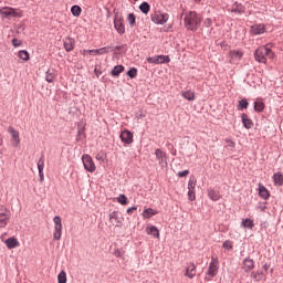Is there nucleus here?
I'll list each match as a JSON object with an SVG mask.
<instances>
[{"label":"nucleus","instance_id":"nucleus-1","mask_svg":"<svg viewBox=\"0 0 283 283\" xmlns=\"http://www.w3.org/2000/svg\"><path fill=\"white\" fill-rule=\"evenodd\" d=\"M185 28L190 30L191 32H196L198 28H200V23H202V18L196 13V11H190L186 13L184 19Z\"/></svg>","mask_w":283,"mask_h":283},{"label":"nucleus","instance_id":"nucleus-2","mask_svg":"<svg viewBox=\"0 0 283 283\" xmlns=\"http://www.w3.org/2000/svg\"><path fill=\"white\" fill-rule=\"evenodd\" d=\"M266 56H269L270 59H273V56H275L270 48L260 46L254 52V59L255 61H258V63H266Z\"/></svg>","mask_w":283,"mask_h":283},{"label":"nucleus","instance_id":"nucleus-3","mask_svg":"<svg viewBox=\"0 0 283 283\" xmlns=\"http://www.w3.org/2000/svg\"><path fill=\"white\" fill-rule=\"evenodd\" d=\"M12 212L6 206H0V229H6L10 223Z\"/></svg>","mask_w":283,"mask_h":283},{"label":"nucleus","instance_id":"nucleus-4","mask_svg":"<svg viewBox=\"0 0 283 283\" xmlns=\"http://www.w3.org/2000/svg\"><path fill=\"white\" fill-rule=\"evenodd\" d=\"M1 17H13V19L23 18V11L21 9H14L11 7H3L0 9Z\"/></svg>","mask_w":283,"mask_h":283},{"label":"nucleus","instance_id":"nucleus-5","mask_svg":"<svg viewBox=\"0 0 283 283\" xmlns=\"http://www.w3.org/2000/svg\"><path fill=\"white\" fill-rule=\"evenodd\" d=\"M150 19L153 23H156L157 25H165L167 21H169V14L168 13H163L160 11H155L151 15Z\"/></svg>","mask_w":283,"mask_h":283},{"label":"nucleus","instance_id":"nucleus-6","mask_svg":"<svg viewBox=\"0 0 283 283\" xmlns=\"http://www.w3.org/2000/svg\"><path fill=\"white\" fill-rule=\"evenodd\" d=\"M54 222V233L53 240H61V235H63V221L60 216L53 218Z\"/></svg>","mask_w":283,"mask_h":283},{"label":"nucleus","instance_id":"nucleus-7","mask_svg":"<svg viewBox=\"0 0 283 283\" xmlns=\"http://www.w3.org/2000/svg\"><path fill=\"white\" fill-rule=\"evenodd\" d=\"M82 163L86 171H90L91 174H94V171H96V164H94V159H92L90 155H83Z\"/></svg>","mask_w":283,"mask_h":283},{"label":"nucleus","instance_id":"nucleus-8","mask_svg":"<svg viewBox=\"0 0 283 283\" xmlns=\"http://www.w3.org/2000/svg\"><path fill=\"white\" fill-rule=\"evenodd\" d=\"M8 132L12 138V146L13 147H19L21 144V137H19V130L14 129V127L10 126L8 128Z\"/></svg>","mask_w":283,"mask_h":283},{"label":"nucleus","instance_id":"nucleus-9","mask_svg":"<svg viewBox=\"0 0 283 283\" xmlns=\"http://www.w3.org/2000/svg\"><path fill=\"white\" fill-rule=\"evenodd\" d=\"M242 269L244 273H251L255 269V261L251 259L250 256H247L243 260Z\"/></svg>","mask_w":283,"mask_h":283},{"label":"nucleus","instance_id":"nucleus-10","mask_svg":"<svg viewBox=\"0 0 283 283\" xmlns=\"http://www.w3.org/2000/svg\"><path fill=\"white\" fill-rule=\"evenodd\" d=\"M119 138L122 143H125V145H132V143H134V134L128 129L122 132Z\"/></svg>","mask_w":283,"mask_h":283},{"label":"nucleus","instance_id":"nucleus-11","mask_svg":"<svg viewBox=\"0 0 283 283\" xmlns=\"http://www.w3.org/2000/svg\"><path fill=\"white\" fill-rule=\"evenodd\" d=\"M247 11V8L244 7V4L240 3V2H234L229 9L228 12H233L234 14H244V12Z\"/></svg>","mask_w":283,"mask_h":283},{"label":"nucleus","instance_id":"nucleus-12","mask_svg":"<svg viewBox=\"0 0 283 283\" xmlns=\"http://www.w3.org/2000/svg\"><path fill=\"white\" fill-rule=\"evenodd\" d=\"M155 156H156L160 167H165V165H167V153L163 151V149L157 148L155 150Z\"/></svg>","mask_w":283,"mask_h":283},{"label":"nucleus","instance_id":"nucleus-13","mask_svg":"<svg viewBox=\"0 0 283 283\" xmlns=\"http://www.w3.org/2000/svg\"><path fill=\"white\" fill-rule=\"evenodd\" d=\"M109 222L113 227H123V221L118 217V212L113 211L109 213Z\"/></svg>","mask_w":283,"mask_h":283},{"label":"nucleus","instance_id":"nucleus-14","mask_svg":"<svg viewBox=\"0 0 283 283\" xmlns=\"http://www.w3.org/2000/svg\"><path fill=\"white\" fill-rule=\"evenodd\" d=\"M251 32L255 36L260 35V34H264V32H266V27H264V24H262V23L254 24L251 27Z\"/></svg>","mask_w":283,"mask_h":283},{"label":"nucleus","instance_id":"nucleus-15","mask_svg":"<svg viewBox=\"0 0 283 283\" xmlns=\"http://www.w3.org/2000/svg\"><path fill=\"white\" fill-rule=\"evenodd\" d=\"M114 28L118 32V34H125V24L123 23V19L115 18Z\"/></svg>","mask_w":283,"mask_h":283},{"label":"nucleus","instance_id":"nucleus-16","mask_svg":"<svg viewBox=\"0 0 283 283\" xmlns=\"http://www.w3.org/2000/svg\"><path fill=\"white\" fill-rule=\"evenodd\" d=\"M45 168V158L41 157L38 161V170L40 176V182H43L45 180V176L43 175V169Z\"/></svg>","mask_w":283,"mask_h":283},{"label":"nucleus","instance_id":"nucleus-17","mask_svg":"<svg viewBox=\"0 0 283 283\" xmlns=\"http://www.w3.org/2000/svg\"><path fill=\"white\" fill-rule=\"evenodd\" d=\"M259 196L260 198H263V200H269V198H271L269 189H266V187H264L262 184H259Z\"/></svg>","mask_w":283,"mask_h":283},{"label":"nucleus","instance_id":"nucleus-18","mask_svg":"<svg viewBox=\"0 0 283 283\" xmlns=\"http://www.w3.org/2000/svg\"><path fill=\"white\" fill-rule=\"evenodd\" d=\"M158 211L154 210V208H147L142 212V217L144 220H149V218H154V216H157Z\"/></svg>","mask_w":283,"mask_h":283},{"label":"nucleus","instance_id":"nucleus-19","mask_svg":"<svg viewBox=\"0 0 283 283\" xmlns=\"http://www.w3.org/2000/svg\"><path fill=\"white\" fill-rule=\"evenodd\" d=\"M241 120H242L243 127H245V129H251V127H253V120L251 118H249V115L243 113L241 115Z\"/></svg>","mask_w":283,"mask_h":283},{"label":"nucleus","instance_id":"nucleus-20","mask_svg":"<svg viewBox=\"0 0 283 283\" xmlns=\"http://www.w3.org/2000/svg\"><path fill=\"white\" fill-rule=\"evenodd\" d=\"M74 45H75L74 39L66 38L64 40V49L66 50V52H72V50H74Z\"/></svg>","mask_w":283,"mask_h":283},{"label":"nucleus","instance_id":"nucleus-21","mask_svg":"<svg viewBox=\"0 0 283 283\" xmlns=\"http://www.w3.org/2000/svg\"><path fill=\"white\" fill-rule=\"evenodd\" d=\"M123 72H125V66L116 65L111 71V74H112V76H120V74H123Z\"/></svg>","mask_w":283,"mask_h":283},{"label":"nucleus","instance_id":"nucleus-22","mask_svg":"<svg viewBox=\"0 0 283 283\" xmlns=\"http://www.w3.org/2000/svg\"><path fill=\"white\" fill-rule=\"evenodd\" d=\"M6 244L8 249H17V247H19V240L15 238H9L6 240Z\"/></svg>","mask_w":283,"mask_h":283},{"label":"nucleus","instance_id":"nucleus-23","mask_svg":"<svg viewBox=\"0 0 283 283\" xmlns=\"http://www.w3.org/2000/svg\"><path fill=\"white\" fill-rule=\"evenodd\" d=\"M273 180H274V185L276 187H282L283 186V176L282 172H276L273 175Z\"/></svg>","mask_w":283,"mask_h":283},{"label":"nucleus","instance_id":"nucleus-24","mask_svg":"<svg viewBox=\"0 0 283 283\" xmlns=\"http://www.w3.org/2000/svg\"><path fill=\"white\" fill-rule=\"evenodd\" d=\"M181 96L186 98V101H196V94L192 91H182Z\"/></svg>","mask_w":283,"mask_h":283},{"label":"nucleus","instance_id":"nucleus-25","mask_svg":"<svg viewBox=\"0 0 283 283\" xmlns=\"http://www.w3.org/2000/svg\"><path fill=\"white\" fill-rule=\"evenodd\" d=\"M148 235H153V238H160V231H158V228L156 226H153L147 229Z\"/></svg>","mask_w":283,"mask_h":283},{"label":"nucleus","instance_id":"nucleus-26","mask_svg":"<svg viewBox=\"0 0 283 283\" xmlns=\"http://www.w3.org/2000/svg\"><path fill=\"white\" fill-rule=\"evenodd\" d=\"M186 276L187 277H196V265L195 264H190L187 270H186Z\"/></svg>","mask_w":283,"mask_h":283},{"label":"nucleus","instance_id":"nucleus-27","mask_svg":"<svg viewBox=\"0 0 283 283\" xmlns=\"http://www.w3.org/2000/svg\"><path fill=\"white\" fill-rule=\"evenodd\" d=\"M241 227H243L244 229H253V227H255V223L251 219H244L241 222Z\"/></svg>","mask_w":283,"mask_h":283},{"label":"nucleus","instance_id":"nucleus-28","mask_svg":"<svg viewBox=\"0 0 283 283\" xmlns=\"http://www.w3.org/2000/svg\"><path fill=\"white\" fill-rule=\"evenodd\" d=\"M139 10L140 12H143L144 14H149V11L151 10V7L147 3V2H143L139 6Z\"/></svg>","mask_w":283,"mask_h":283},{"label":"nucleus","instance_id":"nucleus-29","mask_svg":"<svg viewBox=\"0 0 283 283\" xmlns=\"http://www.w3.org/2000/svg\"><path fill=\"white\" fill-rule=\"evenodd\" d=\"M231 59H234L235 61H240L243 56L242 51H230Z\"/></svg>","mask_w":283,"mask_h":283},{"label":"nucleus","instance_id":"nucleus-30","mask_svg":"<svg viewBox=\"0 0 283 283\" xmlns=\"http://www.w3.org/2000/svg\"><path fill=\"white\" fill-rule=\"evenodd\" d=\"M157 65L160 63H169L171 60L167 55H157L156 56Z\"/></svg>","mask_w":283,"mask_h":283},{"label":"nucleus","instance_id":"nucleus-31","mask_svg":"<svg viewBox=\"0 0 283 283\" xmlns=\"http://www.w3.org/2000/svg\"><path fill=\"white\" fill-rule=\"evenodd\" d=\"M57 283H67V274L65 271H61L57 275Z\"/></svg>","mask_w":283,"mask_h":283},{"label":"nucleus","instance_id":"nucleus-32","mask_svg":"<svg viewBox=\"0 0 283 283\" xmlns=\"http://www.w3.org/2000/svg\"><path fill=\"white\" fill-rule=\"evenodd\" d=\"M263 272L256 271L251 273V277L254 279V282H262Z\"/></svg>","mask_w":283,"mask_h":283},{"label":"nucleus","instance_id":"nucleus-33","mask_svg":"<svg viewBox=\"0 0 283 283\" xmlns=\"http://www.w3.org/2000/svg\"><path fill=\"white\" fill-rule=\"evenodd\" d=\"M19 59H21L22 61H30V53H28V51L22 50L18 53Z\"/></svg>","mask_w":283,"mask_h":283},{"label":"nucleus","instance_id":"nucleus-34","mask_svg":"<svg viewBox=\"0 0 283 283\" xmlns=\"http://www.w3.org/2000/svg\"><path fill=\"white\" fill-rule=\"evenodd\" d=\"M71 12L73 17H81V12H83V10L78 6H73L71 8Z\"/></svg>","mask_w":283,"mask_h":283},{"label":"nucleus","instance_id":"nucleus-35","mask_svg":"<svg viewBox=\"0 0 283 283\" xmlns=\"http://www.w3.org/2000/svg\"><path fill=\"white\" fill-rule=\"evenodd\" d=\"M254 112H258V113L264 112L263 102H254Z\"/></svg>","mask_w":283,"mask_h":283},{"label":"nucleus","instance_id":"nucleus-36","mask_svg":"<svg viewBox=\"0 0 283 283\" xmlns=\"http://www.w3.org/2000/svg\"><path fill=\"white\" fill-rule=\"evenodd\" d=\"M247 107H249V101H247V98L241 99L238 109H247Z\"/></svg>","mask_w":283,"mask_h":283},{"label":"nucleus","instance_id":"nucleus-37","mask_svg":"<svg viewBox=\"0 0 283 283\" xmlns=\"http://www.w3.org/2000/svg\"><path fill=\"white\" fill-rule=\"evenodd\" d=\"M127 21H128L129 25H132V27L136 25V15H134V13H129L127 15Z\"/></svg>","mask_w":283,"mask_h":283},{"label":"nucleus","instance_id":"nucleus-38","mask_svg":"<svg viewBox=\"0 0 283 283\" xmlns=\"http://www.w3.org/2000/svg\"><path fill=\"white\" fill-rule=\"evenodd\" d=\"M117 202L123 206H127V197L125 195H119L117 197Z\"/></svg>","mask_w":283,"mask_h":283},{"label":"nucleus","instance_id":"nucleus-39","mask_svg":"<svg viewBox=\"0 0 283 283\" xmlns=\"http://www.w3.org/2000/svg\"><path fill=\"white\" fill-rule=\"evenodd\" d=\"M213 269V260L209 264V272L206 275V280H212L213 279V272L211 271Z\"/></svg>","mask_w":283,"mask_h":283},{"label":"nucleus","instance_id":"nucleus-40","mask_svg":"<svg viewBox=\"0 0 283 283\" xmlns=\"http://www.w3.org/2000/svg\"><path fill=\"white\" fill-rule=\"evenodd\" d=\"M188 191H196V179H190L188 182Z\"/></svg>","mask_w":283,"mask_h":283},{"label":"nucleus","instance_id":"nucleus-41","mask_svg":"<svg viewBox=\"0 0 283 283\" xmlns=\"http://www.w3.org/2000/svg\"><path fill=\"white\" fill-rule=\"evenodd\" d=\"M138 74V71L136 69H132L127 72V76L130 78H136V75Z\"/></svg>","mask_w":283,"mask_h":283},{"label":"nucleus","instance_id":"nucleus-42","mask_svg":"<svg viewBox=\"0 0 283 283\" xmlns=\"http://www.w3.org/2000/svg\"><path fill=\"white\" fill-rule=\"evenodd\" d=\"M223 249H227L228 251H231V249H233V243L229 240L223 242Z\"/></svg>","mask_w":283,"mask_h":283},{"label":"nucleus","instance_id":"nucleus-43","mask_svg":"<svg viewBox=\"0 0 283 283\" xmlns=\"http://www.w3.org/2000/svg\"><path fill=\"white\" fill-rule=\"evenodd\" d=\"M188 198L193 202L196 200V190H188Z\"/></svg>","mask_w":283,"mask_h":283},{"label":"nucleus","instance_id":"nucleus-44","mask_svg":"<svg viewBox=\"0 0 283 283\" xmlns=\"http://www.w3.org/2000/svg\"><path fill=\"white\" fill-rule=\"evenodd\" d=\"M109 46H104L102 49H97V54H107L109 52Z\"/></svg>","mask_w":283,"mask_h":283},{"label":"nucleus","instance_id":"nucleus-45","mask_svg":"<svg viewBox=\"0 0 283 283\" xmlns=\"http://www.w3.org/2000/svg\"><path fill=\"white\" fill-rule=\"evenodd\" d=\"M226 143L228 145V147H231L233 149V147H235V142H233L232 139L230 138H227L226 139Z\"/></svg>","mask_w":283,"mask_h":283},{"label":"nucleus","instance_id":"nucleus-46","mask_svg":"<svg viewBox=\"0 0 283 283\" xmlns=\"http://www.w3.org/2000/svg\"><path fill=\"white\" fill-rule=\"evenodd\" d=\"M12 45H13L14 48H20V45H21V40H19V39H13V40H12Z\"/></svg>","mask_w":283,"mask_h":283},{"label":"nucleus","instance_id":"nucleus-47","mask_svg":"<svg viewBox=\"0 0 283 283\" xmlns=\"http://www.w3.org/2000/svg\"><path fill=\"white\" fill-rule=\"evenodd\" d=\"M178 176H179V178H185V177L189 176V170L180 171V172H178Z\"/></svg>","mask_w":283,"mask_h":283},{"label":"nucleus","instance_id":"nucleus-48","mask_svg":"<svg viewBox=\"0 0 283 283\" xmlns=\"http://www.w3.org/2000/svg\"><path fill=\"white\" fill-rule=\"evenodd\" d=\"M114 255H115V258H123V251H120V249H116L114 251Z\"/></svg>","mask_w":283,"mask_h":283},{"label":"nucleus","instance_id":"nucleus-49","mask_svg":"<svg viewBox=\"0 0 283 283\" xmlns=\"http://www.w3.org/2000/svg\"><path fill=\"white\" fill-rule=\"evenodd\" d=\"M216 273H218V262L214 259L213 260V275H216Z\"/></svg>","mask_w":283,"mask_h":283},{"label":"nucleus","instance_id":"nucleus-50","mask_svg":"<svg viewBox=\"0 0 283 283\" xmlns=\"http://www.w3.org/2000/svg\"><path fill=\"white\" fill-rule=\"evenodd\" d=\"M46 81H48V83H52L54 81V76H52V74L48 73Z\"/></svg>","mask_w":283,"mask_h":283},{"label":"nucleus","instance_id":"nucleus-51","mask_svg":"<svg viewBox=\"0 0 283 283\" xmlns=\"http://www.w3.org/2000/svg\"><path fill=\"white\" fill-rule=\"evenodd\" d=\"M136 209H138V208H136V207H130V208H128V209H127L128 216H132V214L134 213V211H136Z\"/></svg>","mask_w":283,"mask_h":283},{"label":"nucleus","instance_id":"nucleus-52","mask_svg":"<svg viewBox=\"0 0 283 283\" xmlns=\"http://www.w3.org/2000/svg\"><path fill=\"white\" fill-rule=\"evenodd\" d=\"M147 62H148V63H154L155 65H157L156 56H155V57H148V59H147Z\"/></svg>","mask_w":283,"mask_h":283},{"label":"nucleus","instance_id":"nucleus-53","mask_svg":"<svg viewBox=\"0 0 283 283\" xmlns=\"http://www.w3.org/2000/svg\"><path fill=\"white\" fill-rule=\"evenodd\" d=\"M84 52H88V54H98V49H96V50H88V51H84Z\"/></svg>","mask_w":283,"mask_h":283},{"label":"nucleus","instance_id":"nucleus-54","mask_svg":"<svg viewBox=\"0 0 283 283\" xmlns=\"http://www.w3.org/2000/svg\"><path fill=\"white\" fill-rule=\"evenodd\" d=\"M259 209L261 211H265L266 210V202L262 203L261 206H259Z\"/></svg>","mask_w":283,"mask_h":283},{"label":"nucleus","instance_id":"nucleus-55","mask_svg":"<svg viewBox=\"0 0 283 283\" xmlns=\"http://www.w3.org/2000/svg\"><path fill=\"white\" fill-rule=\"evenodd\" d=\"M270 266H271V265H269L268 263H265V264L263 265L264 271H266L268 269H270Z\"/></svg>","mask_w":283,"mask_h":283},{"label":"nucleus","instance_id":"nucleus-56","mask_svg":"<svg viewBox=\"0 0 283 283\" xmlns=\"http://www.w3.org/2000/svg\"><path fill=\"white\" fill-rule=\"evenodd\" d=\"M207 25H211V19L206 20Z\"/></svg>","mask_w":283,"mask_h":283},{"label":"nucleus","instance_id":"nucleus-57","mask_svg":"<svg viewBox=\"0 0 283 283\" xmlns=\"http://www.w3.org/2000/svg\"><path fill=\"white\" fill-rule=\"evenodd\" d=\"M102 158H103V157H101V155H97V156H96V159H97V160H101Z\"/></svg>","mask_w":283,"mask_h":283},{"label":"nucleus","instance_id":"nucleus-58","mask_svg":"<svg viewBox=\"0 0 283 283\" xmlns=\"http://www.w3.org/2000/svg\"><path fill=\"white\" fill-rule=\"evenodd\" d=\"M193 1H196V3H200V0H193Z\"/></svg>","mask_w":283,"mask_h":283},{"label":"nucleus","instance_id":"nucleus-59","mask_svg":"<svg viewBox=\"0 0 283 283\" xmlns=\"http://www.w3.org/2000/svg\"><path fill=\"white\" fill-rule=\"evenodd\" d=\"M211 199H213V196H211V193L209 195Z\"/></svg>","mask_w":283,"mask_h":283}]
</instances>
